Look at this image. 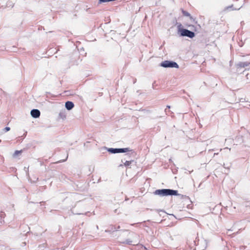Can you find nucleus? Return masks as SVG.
Returning a JSON list of instances; mask_svg holds the SVG:
<instances>
[{"label":"nucleus","instance_id":"nucleus-1","mask_svg":"<svg viewBox=\"0 0 250 250\" xmlns=\"http://www.w3.org/2000/svg\"><path fill=\"white\" fill-rule=\"evenodd\" d=\"M102 149L106 150L109 153L111 154H116L119 153H126L128 152L125 154V156H127V157H130L131 155L134 153V151L132 149H130L129 147L126 148H108L106 146H104L102 148Z\"/></svg>","mask_w":250,"mask_h":250},{"label":"nucleus","instance_id":"nucleus-2","mask_svg":"<svg viewBox=\"0 0 250 250\" xmlns=\"http://www.w3.org/2000/svg\"><path fill=\"white\" fill-rule=\"evenodd\" d=\"M177 33L180 37H187L190 39L193 38L195 36L194 32L190 31L187 29L184 28L181 23H177Z\"/></svg>","mask_w":250,"mask_h":250},{"label":"nucleus","instance_id":"nucleus-3","mask_svg":"<svg viewBox=\"0 0 250 250\" xmlns=\"http://www.w3.org/2000/svg\"><path fill=\"white\" fill-rule=\"evenodd\" d=\"M153 193L160 197L173 196L178 195V190L171 189H159L156 190Z\"/></svg>","mask_w":250,"mask_h":250},{"label":"nucleus","instance_id":"nucleus-4","mask_svg":"<svg viewBox=\"0 0 250 250\" xmlns=\"http://www.w3.org/2000/svg\"><path fill=\"white\" fill-rule=\"evenodd\" d=\"M160 66L164 67V68H178L179 67L178 63L172 61H164L162 62Z\"/></svg>","mask_w":250,"mask_h":250},{"label":"nucleus","instance_id":"nucleus-5","mask_svg":"<svg viewBox=\"0 0 250 250\" xmlns=\"http://www.w3.org/2000/svg\"><path fill=\"white\" fill-rule=\"evenodd\" d=\"M30 114L34 118H38L40 116L41 112L38 109H33L31 110Z\"/></svg>","mask_w":250,"mask_h":250},{"label":"nucleus","instance_id":"nucleus-6","mask_svg":"<svg viewBox=\"0 0 250 250\" xmlns=\"http://www.w3.org/2000/svg\"><path fill=\"white\" fill-rule=\"evenodd\" d=\"M65 107L67 110H70L74 107V104L72 102L68 101L65 103Z\"/></svg>","mask_w":250,"mask_h":250},{"label":"nucleus","instance_id":"nucleus-7","mask_svg":"<svg viewBox=\"0 0 250 250\" xmlns=\"http://www.w3.org/2000/svg\"><path fill=\"white\" fill-rule=\"evenodd\" d=\"M250 64V62H239L237 64V66L238 67L245 68L246 67H247V66H249Z\"/></svg>","mask_w":250,"mask_h":250},{"label":"nucleus","instance_id":"nucleus-8","mask_svg":"<svg viewBox=\"0 0 250 250\" xmlns=\"http://www.w3.org/2000/svg\"><path fill=\"white\" fill-rule=\"evenodd\" d=\"M117 230V229H116V227L115 226L111 225L109 227L108 229L105 230V232L108 233H111L112 232Z\"/></svg>","mask_w":250,"mask_h":250},{"label":"nucleus","instance_id":"nucleus-9","mask_svg":"<svg viewBox=\"0 0 250 250\" xmlns=\"http://www.w3.org/2000/svg\"><path fill=\"white\" fill-rule=\"evenodd\" d=\"M182 13L184 16L189 17L191 20H193L194 21H195V19L190 15V13H188V11H185L184 9H182Z\"/></svg>","mask_w":250,"mask_h":250},{"label":"nucleus","instance_id":"nucleus-10","mask_svg":"<svg viewBox=\"0 0 250 250\" xmlns=\"http://www.w3.org/2000/svg\"><path fill=\"white\" fill-rule=\"evenodd\" d=\"M243 6V5H241V6H240L239 7H236V8H233V4H231V5H229L228 7H226V9L227 10H239L241 7H242Z\"/></svg>","mask_w":250,"mask_h":250},{"label":"nucleus","instance_id":"nucleus-11","mask_svg":"<svg viewBox=\"0 0 250 250\" xmlns=\"http://www.w3.org/2000/svg\"><path fill=\"white\" fill-rule=\"evenodd\" d=\"M5 214L3 211L0 212V223H2L3 222V219L4 218Z\"/></svg>","mask_w":250,"mask_h":250},{"label":"nucleus","instance_id":"nucleus-12","mask_svg":"<svg viewBox=\"0 0 250 250\" xmlns=\"http://www.w3.org/2000/svg\"><path fill=\"white\" fill-rule=\"evenodd\" d=\"M176 196H180L181 199H187L188 200L190 199V198L188 196L185 195L179 194L178 193V195H177Z\"/></svg>","mask_w":250,"mask_h":250},{"label":"nucleus","instance_id":"nucleus-13","mask_svg":"<svg viewBox=\"0 0 250 250\" xmlns=\"http://www.w3.org/2000/svg\"><path fill=\"white\" fill-rule=\"evenodd\" d=\"M112 1V0H98V4H102Z\"/></svg>","mask_w":250,"mask_h":250},{"label":"nucleus","instance_id":"nucleus-14","mask_svg":"<svg viewBox=\"0 0 250 250\" xmlns=\"http://www.w3.org/2000/svg\"><path fill=\"white\" fill-rule=\"evenodd\" d=\"M59 116L61 118H62V119H64L66 118V115L65 114V113L63 112H60L59 113Z\"/></svg>","mask_w":250,"mask_h":250},{"label":"nucleus","instance_id":"nucleus-15","mask_svg":"<svg viewBox=\"0 0 250 250\" xmlns=\"http://www.w3.org/2000/svg\"><path fill=\"white\" fill-rule=\"evenodd\" d=\"M132 241L130 239H126L124 242H123L122 243L123 244H128V245H131L132 244Z\"/></svg>","mask_w":250,"mask_h":250},{"label":"nucleus","instance_id":"nucleus-16","mask_svg":"<svg viewBox=\"0 0 250 250\" xmlns=\"http://www.w3.org/2000/svg\"><path fill=\"white\" fill-rule=\"evenodd\" d=\"M132 162H133V160L126 161L125 163H124V165L125 167L129 166Z\"/></svg>","mask_w":250,"mask_h":250},{"label":"nucleus","instance_id":"nucleus-17","mask_svg":"<svg viewBox=\"0 0 250 250\" xmlns=\"http://www.w3.org/2000/svg\"><path fill=\"white\" fill-rule=\"evenodd\" d=\"M21 150H16L14 153V156H17L18 154L21 153Z\"/></svg>","mask_w":250,"mask_h":250},{"label":"nucleus","instance_id":"nucleus-18","mask_svg":"<svg viewBox=\"0 0 250 250\" xmlns=\"http://www.w3.org/2000/svg\"><path fill=\"white\" fill-rule=\"evenodd\" d=\"M10 130V127H8V126H6L5 127L4 129H3V131L4 132H7L8 131H9Z\"/></svg>","mask_w":250,"mask_h":250},{"label":"nucleus","instance_id":"nucleus-19","mask_svg":"<svg viewBox=\"0 0 250 250\" xmlns=\"http://www.w3.org/2000/svg\"><path fill=\"white\" fill-rule=\"evenodd\" d=\"M68 153L67 154V156H66V157L65 159L64 160H60L59 161H58L57 163H61V162H65V161H66V160L68 158Z\"/></svg>","mask_w":250,"mask_h":250},{"label":"nucleus","instance_id":"nucleus-20","mask_svg":"<svg viewBox=\"0 0 250 250\" xmlns=\"http://www.w3.org/2000/svg\"><path fill=\"white\" fill-rule=\"evenodd\" d=\"M155 210H156V211H157V212H163V213H164V214L166 213V212L164 210H162V209H156Z\"/></svg>","mask_w":250,"mask_h":250},{"label":"nucleus","instance_id":"nucleus-21","mask_svg":"<svg viewBox=\"0 0 250 250\" xmlns=\"http://www.w3.org/2000/svg\"><path fill=\"white\" fill-rule=\"evenodd\" d=\"M170 111L169 110H167V108H166L165 110V112H166V114H167V112H170Z\"/></svg>","mask_w":250,"mask_h":250},{"label":"nucleus","instance_id":"nucleus-22","mask_svg":"<svg viewBox=\"0 0 250 250\" xmlns=\"http://www.w3.org/2000/svg\"><path fill=\"white\" fill-rule=\"evenodd\" d=\"M155 83H156V82L154 81L153 82V84H152V87H153V88H154V85H155Z\"/></svg>","mask_w":250,"mask_h":250},{"label":"nucleus","instance_id":"nucleus-23","mask_svg":"<svg viewBox=\"0 0 250 250\" xmlns=\"http://www.w3.org/2000/svg\"><path fill=\"white\" fill-rule=\"evenodd\" d=\"M170 108V105H167V109H169Z\"/></svg>","mask_w":250,"mask_h":250},{"label":"nucleus","instance_id":"nucleus-24","mask_svg":"<svg viewBox=\"0 0 250 250\" xmlns=\"http://www.w3.org/2000/svg\"><path fill=\"white\" fill-rule=\"evenodd\" d=\"M218 154H219V153H218V152L214 153V156L215 155H218Z\"/></svg>","mask_w":250,"mask_h":250},{"label":"nucleus","instance_id":"nucleus-25","mask_svg":"<svg viewBox=\"0 0 250 250\" xmlns=\"http://www.w3.org/2000/svg\"><path fill=\"white\" fill-rule=\"evenodd\" d=\"M120 228V226H118L117 228H116V229H118Z\"/></svg>","mask_w":250,"mask_h":250},{"label":"nucleus","instance_id":"nucleus-26","mask_svg":"<svg viewBox=\"0 0 250 250\" xmlns=\"http://www.w3.org/2000/svg\"><path fill=\"white\" fill-rule=\"evenodd\" d=\"M136 82V79H135L133 81V83H135Z\"/></svg>","mask_w":250,"mask_h":250},{"label":"nucleus","instance_id":"nucleus-27","mask_svg":"<svg viewBox=\"0 0 250 250\" xmlns=\"http://www.w3.org/2000/svg\"><path fill=\"white\" fill-rule=\"evenodd\" d=\"M192 27H194V31H196V27H195L193 25H192Z\"/></svg>","mask_w":250,"mask_h":250},{"label":"nucleus","instance_id":"nucleus-28","mask_svg":"<svg viewBox=\"0 0 250 250\" xmlns=\"http://www.w3.org/2000/svg\"><path fill=\"white\" fill-rule=\"evenodd\" d=\"M214 149H209L208 151H214Z\"/></svg>","mask_w":250,"mask_h":250},{"label":"nucleus","instance_id":"nucleus-29","mask_svg":"<svg viewBox=\"0 0 250 250\" xmlns=\"http://www.w3.org/2000/svg\"><path fill=\"white\" fill-rule=\"evenodd\" d=\"M133 234H134L136 236H138V235L137 234H136V233H133Z\"/></svg>","mask_w":250,"mask_h":250},{"label":"nucleus","instance_id":"nucleus-30","mask_svg":"<svg viewBox=\"0 0 250 250\" xmlns=\"http://www.w3.org/2000/svg\"><path fill=\"white\" fill-rule=\"evenodd\" d=\"M198 26L200 28L201 27V26H200V25L199 24H198Z\"/></svg>","mask_w":250,"mask_h":250},{"label":"nucleus","instance_id":"nucleus-31","mask_svg":"<svg viewBox=\"0 0 250 250\" xmlns=\"http://www.w3.org/2000/svg\"><path fill=\"white\" fill-rule=\"evenodd\" d=\"M225 149H229L228 147H226Z\"/></svg>","mask_w":250,"mask_h":250},{"label":"nucleus","instance_id":"nucleus-32","mask_svg":"<svg viewBox=\"0 0 250 250\" xmlns=\"http://www.w3.org/2000/svg\"><path fill=\"white\" fill-rule=\"evenodd\" d=\"M222 149H221H221H220V151H222Z\"/></svg>","mask_w":250,"mask_h":250},{"label":"nucleus","instance_id":"nucleus-33","mask_svg":"<svg viewBox=\"0 0 250 250\" xmlns=\"http://www.w3.org/2000/svg\"><path fill=\"white\" fill-rule=\"evenodd\" d=\"M124 231H128V230L127 229H125V230H124Z\"/></svg>","mask_w":250,"mask_h":250},{"label":"nucleus","instance_id":"nucleus-34","mask_svg":"<svg viewBox=\"0 0 250 250\" xmlns=\"http://www.w3.org/2000/svg\"><path fill=\"white\" fill-rule=\"evenodd\" d=\"M162 215V213L160 214V216H161Z\"/></svg>","mask_w":250,"mask_h":250},{"label":"nucleus","instance_id":"nucleus-35","mask_svg":"<svg viewBox=\"0 0 250 250\" xmlns=\"http://www.w3.org/2000/svg\"><path fill=\"white\" fill-rule=\"evenodd\" d=\"M162 215V213L160 214V216H161Z\"/></svg>","mask_w":250,"mask_h":250},{"label":"nucleus","instance_id":"nucleus-36","mask_svg":"<svg viewBox=\"0 0 250 250\" xmlns=\"http://www.w3.org/2000/svg\"><path fill=\"white\" fill-rule=\"evenodd\" d=\"M134 224H131V225L133 226V225H134Z\"/></svg>","mask_w":250,"mask_h":250},{"label":"nucleus","instance_id":"nucleus-37","mask_svg":"<svg viewBox=\"0 0 250 250\" xmlns=\"http://www.w3.org/2000/svg\"><path fill=\"white\" fill-rule=\"evenodd\" d=\"M1 142V140H0V143Z\"/></svg>","mask_w":250,"mask_h":250}]
</instances>
